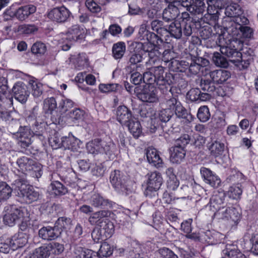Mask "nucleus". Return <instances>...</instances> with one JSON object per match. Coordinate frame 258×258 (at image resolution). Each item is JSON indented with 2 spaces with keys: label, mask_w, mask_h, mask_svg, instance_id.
<instances>
[{
  "label": "nucleus",
  "mask_w": 258,
  "mask_h": 258,
  "mask_svg": "<svg viewBox=\"0 0 258 258\" xmlns=\"http://www.w3.org/2000/svg\"><path fill=\"white\" fill-rule=\"evenodd\" d=\"M224 194L222 192L213 195L210 200L209 209L217 219L228 222L231 225L237 224L240 218V213L233 207L224 205Z\"/></svg>",
  "instance_id": "f257e3e1"
},
{
  "label": "nucleus",
  "mask_w": 258,
  "mask_h": 258,
  "mask_svg": "<svg viewBox=\"0 0 258 258\" xmlns=\"http://www.w3.org/2000/svg\"><path fill=\"white\" fill-rule=\"evenodd\" d=\"M86 30L78 25L72 26L67 33H61L57 38L59 44L64 51L70 49L72 42L85 37Z\"/></svg>",
  "instance_id": "f03ea898"
},
{
  "label": "nucleus",
  "mask_w": 258,
  "mask_h": 258,
  "mask_svg": "<svg viewBox=\"0 0 258 258\" xmlns=\"http://www.w3.org/2000/svg\"><path fill=\"white\" fill-rule=\"evenodd\" d=\"M13 188L14 190L17 191V196L24 202L30 203L39 198V192L33 186L28 184L24 178L15 180L13 183Z\"/></svg>",
  "instance_id": "7ed1b4c3"
},
{
  "label": "nucleus",
  "mask_w": 258,
  "mask_h": 258,
  "mask_svg": "<svg viewBox=\"0 0 258 258\" xmlns=\"http://www.w3.org/2000/svg\"><path fill=\"white\" fill-rule=\"evenodd\" d=\"M86 148L88 152L92 154H107L114 151L115 145L111 141L107 142L96 139L88 143Z\"/></svg>",
  "instance_id": "20e7f679"
},
{
  "label": "nucleus",
  "mask_w": 258,
  "mask_h": 258,
  "mask_svg": "<svg viewBox=\"0 0 258 258\" xmlns=\"http://www.w3.org/2000/svg\"><path fill=\"white\" fill-rule=\"evenodd\" d=\"M194 67L200 70L204 76L210 75L211 80L216 84H222L226 81L230 76V73L224 70H218L211 71L210 67H200L198 64L195 66H190V70H192Z\"/></svg>",
  "instance_id": "39448f33"
},
{
  "label": "nucleus",
  "mask_w": 258,
  "mask_h": 258,
  "mask_svg": "<svg viewBox=\"0 0 258 258\" xmlns=\"http://www.w3.org/2000/svg\"><path fill=\"white\" fill-rule=\"evenodd\" d=\"M4 216V222L10 226H14L17 221L21 219L24 215L27 214L25 208H17L15 206L8 207Z\"/></svg>",
  "instance_id": "423d86ee"
},
{
  "label": "nucleus",
  "mask_w": 258,
  "mask_h": 258,
  "mask_svg": "<svg viewBox=\"0 0 258 258\" xmlns=\"http://www.w3.org/2000/svg\"><path fill=\"white\" fill-rule=\"evenodd\" d=\"M71 14L70 11L65 7H57L51 10L47 15L49 19L58 23L64 22Z\"/></svg>",
  "instance_id": "0eeeda50"
},
{
  "label": "nucleus",
  "mask_w": 258,
  "mask_h": 258,
  "mask_svg": "<svg viewBox=\"0 0 258 258\" xmlns=\"http://www.w3.org/2000/svg\"><path fill=\"white\" fill-rule=\"evenodd\" d=\"M163 74L164 70L162 67L151 68L149 72H146V79L148 84H151L153 82H155L157 85H164L165 80Z\"/></svg>",
  "instance_id": "6e6552de"
},
{
  "label": "nucleus",
  "mask_w": 258,
  "mask_h": 258,
  "mask_svg": "<svg viewBox=\"0 0 258 258\" xmlns=\"http://www.w3.org/2000/svg\"><path fill=\"white\" fill-rule=\"evenodd\" d=\"M200 173L205 183L214 188L220 186L221 182L220 178L210 169L203 167L200 169Z\"/></svg>",
  "instance_id": "1a4fd4ad"
},
{
  "label": "nucleus",
  "mask_w": 258,
  "mask_h": 258,
  "mask_svg": "<svg viewBox=\"0 0 258 258\" xmlns=\"http://www.w3.org/2000/svg\"><path fill=\"white\" fill-rule=\"evenodd\" d=\"M13 92L15 99L22 103H25L29 96L28 87L22 82H18L14 85Z\"/></svg>",
  "instance_id": "9d476101"
},
{
  "label": "nucleus",
  "mask_w": 258,
  "mask_h": 258,
  "mask_svg": "<svg viewBox=\"0 0 258 258\" xmlns=\"http://www.w3.org/2000/svg\"><path fill=\"white\" fill-rule=\"evenodd\" d=\"M111 212L107 210H102L93 213L89 218V222L92 225H96L101 227L104 222H106Z\"/></svg>",
  "instance_id": "9b49d317"
},
{
  "label": "nucleus",
  "mask_w": 258,
  "mask_h": 258,
  "mask_svg": "<svg viewBox=\"0 0 258 258\" xmlns=\"http://www.w3.org/2000/svg\"><path fill=\"white\" fill-rule=\"evenodd\" d=\"M117 120L122 125H125L132 120L133 116L131 110L125 106H119L116 110Z\"/></svg>",
  "instance_id": "f8f14e48"
},
{
  "label": "nucleus",
  "mask_w": 258,
  "mask_h": 258,
  "mask_svg": "<svg viewBox=\"0 0 258 258\" xmlns=\"http://www.w3.org/2000/svg\"><path fill=\"white\" fill-rule=\"evenodd\" d=\"M173 115V112L170 109V107H168L167 109H163L160 111L158 113V117H156L155 116H151V119L152 121V123H154L153 127L151 128V133H154L155 131V130L157 127V125L159 120L162 122H167L169 120L170 118Z\"/></svg>",
  "instance_id": "ddd939ff"
},
{
  "label": "nucleus",
  "mask_w": 258,
  "mask_h": 258,
  "mask_svg": "<svg viewBox=\"0 0 258 258\" xmlns=\"http://www.w3.org/2000/svg\"><path fill=\"white\" fill-rule=\"evenodd\" d=\"M146 158L150 164L156 167H161L163 164L158 151L152 147L148 148L146 152Z\"/></svg>",
  "instance_id": "4468645a"
},
{
  "label": "nucleus",
  "mask_w": 258,
  "mask_h": 258,
  "mask_svg": "<svg viewBox=\"0 0 258 258\" xmlns=\"http://www.w3.org/2000/svg\"><path fill=\"white\" fill-rule=\"evenodd\" d=\"M60 231L57 230L56 227L46 226L41 228L39 231V235L44 240H51L57 238Z\"/></svg>",
  "instance_id": "2eb2a0df"
},
{
  "label": "nucleus",
  "mask_w": 258,
  "mask_h": 258,
  "mask_svg": "<svg viewBox=\"0 0 258 258\" xmlns=\"http://www.w3.org/2000/svg\"><path fill=\"white\" fill-rule=\"evenodd\" d=\"M163 179L161 175L157 172H152L149 175L147 181V188L152 190H156L162 184Z\"/></svg>",
  "instance_id": "dca6fc26"
},
{
  "label": "nucleus",
  "mask_w": 258,
  "mask_h": 258,
  "mask_svg": "<svg viewBox=\"0 0 258 258\" xmlns=\"http://www.w3.org/2000/svg\"><path fill=\"white\" fill-rule=\"evenodd\" d=\"M63 148L64 149L77 151L80 148L81 142L72 134H69L68 137H63Z\"/></svg>",
  "instance_id": "f3484780"
},
{
  "label": "nucleus",
  "mask_w": 258,
  "mask_h": 258,
  "mask_svg": "<svg viewBox=\"0 0 258 258\" xmlns=\"http://www.w3.org/2000/svg\"><path fill=\"white\" fill-rule=\"evenodd\" d=\"M168 107H170L173 113L174 112L179 118L183 117L186 112L185 109L181 106L180 103L176 99L172 98L167 101Z\"/></svg>",
  "instance_id": "a211bd4d"
},
{
  "label": "nucleus",
  "mask_w": 258,
  "mask_h": 258,
  "mask_svg": "<svg viewBox=\"0 0 258 258\" xmlns=\"http://www.w3.org/2000/svg\"><path fill=\"white\" fill-rule=\"evenodd\" d=\"M170 160L173 163H180L185 156V151L183 147L175 146L171 150Z\"/></svg>",
  "instance_id": "6ab92c4d"
},
{
  "label": "nucleus",
  "mask_w": 258,
  "mask_h": 258,
  "mask_svg": "<svg viewBox=\"0 0 258 258\" xmlns=\"http://www.w3.org/2000/svg\"><path fill=\"white\" fill-rule=\"evenodd\" d=\"M13 250H15L25 246L28 242V236L26 233L19 232L11 238Z\"/></svg>",
  "instance_id": "aec40b11"
},
{
  "label": "nucleus",
  "mask_w": 258,
  "mask_h": 258,
  "mask_svg": "<svg viewBox=\"0 0 258 258\" xmlns=\"http://www.w3.org/2000/svg\"><path fill=\"white\" fill-rule=\"evenodd\" d=\"M36 10V7L32 5L21 7L17 9L16 18L20 21H24L27 19L30 15L34 13Z\"/></svg>",
  "instance_id": "412c9836"
},
{
  "label": "nucleus",
  "mask_w": 258,
  "mask_h": 258,
  "mask_svg": "<svg viewBox=\"0 0 258 258\" xmlns=\"http://www.w3.org/2000/svg\"><path fill=\"white\" fill-rule=\"evenodd\" d=\"M76 258H98L97 252L76 246L74 250Z\"/></svg>",
  "instance_id": "4be33fe9"
},
{
  "label": "nucleus",
  "mask_w": 258,
  "mask_h": 258,
  "mask_svg": "<svg viewBox=\"0 0 258 258\" xmlns=\"http://www.w3.org/2000/svg\"><path fill=\"white\" fill-rule=\"evenodd\" d=\"M48 191L54 196L63 195L68 191L67 188L58 181L52 182L48 187Z\"/></svg>",
  "instance_id": "5701e85b"
},
{
  "label": "nucleus",
  "mask_w": 258,
  "mask_h": 258,
  "mask_svg": "<svg viewBox=\"0 0 258 258\" xmlns=\"http://www.w3.org/2000/svg\"><path fill=\"white\" fill-rule=\"evenodd\" d=\"M167 176V187L169 190H176L179 185V181L173 173L172 168H168L166 171Z\"/></svg>",
  "instance_id": "b1692460"
},
{
  "label": "nucleus",
  "mask_w": 258,
  "mask_h": 258,
  "mask_svg": "<svg viewBox=\"0 0 258 258\" xmlns=\"http://www.w3.org/2000/svg\"><path fill=\"white\" fill-rule=\"evenodd\" d=\"M223 258H246L234 245H227L223 250Z\"/></svg>",
  "instance_id": "393cba45"
},
{
  "label": "nucleus",
  "mask_w": 258,
  "mask_h": 258,
  "mask_svg": "<svg viewBox=\"0 0 258 258\" xmlns=\"http://www.w3.org/2000/svg\"><path fill=\"white\" fill-rule=\"evenodd\" d=\"M179 13L177 6L173 4H169L163 12V19L167 22L174 20L179 15Z\"/></svg>",
  "instance_id": "a878e982"
},
{
  "label": "nucleus",
  "mask_w": 258,
  "mask_h": 258,
  "mask_svg": "<svg viewBox=\"0 0 258 258\" xmlns=\"http://www.w3.org/2000/svg\"><path fill=\"white\" fill-rule=\"evenodd\" d=\"M31 94L34 98H39L43 93V85L37 79L32 78L29 81Z\"/></svg>",
  "instance_id": "bb28decb"
},
{
  "label": "nucleus",
  "mask_w": 258,
  "mask_h": 258,
  "mask_svg": "<svg viewBox=\"0 0 258 258\" xmlns=\"http://www.w3.org/2000/svg\"><path fill=\"white\" fill-rule=\"evenodd\" d=\"M33 160L26 157H23L19 158L17 162L19 167V170H20L24 174H28L30 172V167L33 164Z\"/></svg>",
  "instance_id": "cd10ccee"
},
{
  "label": "nucleus",
  "mask_w": 258,
  "mask_h": 258,
  "mask_svg": "<svg viewBox=\"0 0 258 258\" xmlns=\"http://www.w3.org/2000/svg\"><path fill=\"white\" fill-rule=\"evenodd\" d=\"M220 51L222 54L229 57L233 58L234 57H236L237 58L236 59L231 60V61L234 62L240 61L242 59L241 53L237 51L236 49L232 48L229 46H223L221 47Z\"/></svg>",
  "instance_id": "c85d7f7f"
},
{
  "label": "nucleus",
  "mask_w": 258,
  "mask_h": 258,
  "mask_svg": "<svg viewBox=\"0 0 258 258\" xmlns=\"http://www.w3.org/2000/svg\"><path fill=\"white\" fill-rule=\"evenodd\" d=\"M166 30L172 36L175 38H180L182 36L181 24L177 20L171 23Z\"/></svg>",
  "instance_id": "c756f323"
},
{
  "label": "nucleus",
  "mask_w": 258,
  "mask_h": 258,
  "mask_svg": "<svg viewBox=\"0 0 258 258\" xmlns=\"http://www.w3.org/2000/svg\"><path fill=\"white\" fill-rule=\"evenodd\" d=\"M49 256L61 253L63 250V245L57 242H52L44 246Z\"/></svg>",
  "instance_id": "7c9ffc66"
},
{
  "label": "nucleus",
  "mask_w": 258,
  "mask_h": 258,
  "mask_svg": "<svg viewBox=\"0 0 258 258\" xmlns=\"http://www.w3.org/2000/svg\"><path fill=\"white\" fill-rule=\"evenodd\" d=\"M225 13L227 17L235 18L242 14V10L238 5L233 4L226 7Z\"/></svg>",
  "instance_id": "2f4dec72"
},
{
  "label": "nucleus",
  "mask_w": 258,
  "mask_h": 258,
  "mask_svg": "<svg viewBox=\"0 0 258 258\" xmlns=\"http://www.w3.org/2000/svg\"><path fill=\"white\" fill-rule=\"evenodd\" d=\"M224 144L218 141H215L209 147L211 155L215 157L221 156L224 151Z\"/></svg>",
  "instance_id": "473e14b6"
},
{
  "label": "nucleus",
  "mask_w": 258,
  "mask_h": 258,
  "mask_svg": "<svg viewBox=\"0 0 258 258\" xmlns=\"http://www.w3.org/2000/svg\"><path fill=\"white\" fill-rule=\"evenodd\" d=\"M119 172L118 171L115 170L110 175V182L112 185L119 191L124 192L125 188L124 185L121 182L120 179H119Z\"/></svg>",
  "instance_id": "72a5a7b5"
},
{
  "label": "nucleus",
  "mask_w": 258,
  "mask_h": 258,
  "mask_svg": "<svg viewBox=\"0 0 258 258\" xmlns=\"http://www.w3.org/2000/svg\"><path fill=\"white\" fill-rule=\"evenodd\" d=\"M125 126L128 127V130L135 137L138 138L141 133L140 123L134 117L132 120L129 121Z\"/></svg>",
  "instance_id": "f704fd0d"
},
{
  "label": "nucleus",
  "mask_w": 258,
  "mask_h": 258,
  "mask_svg": "<svg viewBox=\"0 0 258 258\" xmlns=\"http://www.w3.org/2000/svg\"><path fill=\"white\" fill-rule=\"evenodd\" d=\"M126 47L125 43L119 42L113 44L112 47V54L115 59L121 58L124 54Z\"/></svg>",
  "instance_id": "c9c22d12"
},
{
  "label": "nucleus",
  "mask_w": 258,
  "mask_h": 258,
  "mask_svg": "<svg viewBox=\"0 0 258 258\" xmlns=\"http://www.w3.org/2000/svg\"><path fill=\"white\" fill-rule=\"evenodd\" d=\"M55 227L57 230H69L72 227L71 219L62 217L59 218L55 223Z\"/></svg>",
  "instance_id": "e433bc0d"
},
{
  "label": "nucleus",
  "mask_w": 258,
  "mask_h": 258,
  "mask_svg": "<svg viewBox=\"0 0 258 258\" xmlns=\"http://www.w3.org/2000/svg\"><path fill=\"white\" fill-rule=\"evenodd\" d=\"M56 107V101L53 97L47 98L43 101V109L46 113H52Z\"/></svg>",
  "instance_id": "4c0bfd02"
},
{
  "label": "nucleus",
  "mask_w": 258,
  "mask_h": 258,
  "mask_svg": "<svg viewBox=\"0 0 258 258\" xmlns=\"http://www.w3.org/2000/svg\"><path fill=\"white\" fill-rule=\"evenodd\" d=\"M188 11L194 14H200L204 12L205 5L202 0H193Z\"/></svg>",
  "instance_id": "58836bf2"
},
{
  "label": "nucleus",
  "mask_w": 258,
  "mask_h": 258,
  "mask_svg": "<svg viewBox=\"0 0 258 258\" xmlns=\"http://www.w3.org/2000/svg\"><path fill=\"white\" fill-rule=\"evenodd\" d=\"M113 251V246L105 242L102 243L99 251L97 252L98 258L108 257L112 254Z\"/></svg>",
  "instance_id": "ea45409f"
},
{
  "label": "nucleus",
  "mask_w": 258,
  "mask_h": 258,
  "mask_svg": "<svg viewBox=\"0 0 258 258\" xmlns=\"http://www.w3.org/2000/svg\"><path fill=\"white\" fill-rule=\"evenodd\" d=\"M23 132H20L19 134V142L20 146L23 148L29 146L31 143V135L28 128L24 130Z\"/></svg>",
  "instance_id": "a19ab883"
},
{
  "label": "nucleus",
  "mask_w": 258,
  "mask_h": 258,
  "mask_svg": "<svg viewBox=\"0 0 258 258\" xmlns=\"http://www.w3.org/2000/svg\"><path fill=\"white\" fill-rule=\"evenodd\" d=\"M91 204L95 207L110 206L109 201L105 200L98 194L93 195L91 199Z\"/></svg>",
  "instance_id": "79ce46f5"
},
{
  "label": "nucleus",
  "mask_w": 258,
  "mask_h": 258,
  "mask_svg": "<svg viewBox=\"0 0 258 258\" xmlns=\"http://www.w3.org/2000/svg\"><path fill=\"white\" fill-rule=\"evenodd\" d=\"M12 188L6 182L0 183V200H6L12 195Z\"/></svg>",
  "instance_id": "37998d69"
},
{
  "label": "nucleus",
  "mask_w": 258,
  "mask_h": 258,
  "mask_svg": "<svg viewBox=\"0 0 258 258\" xmlns=\"http://www.w3.org/2000/svg\"><path fill=\"white\" fill-rule=\"evenodd\" d=\"M7 80L4 77H0V99H7L10 96Z\"/></svg>",
  "instance_id": "c03bdc74"
},
{
  "label": "nucleus",
  "mask_w": 258,
  "mask_h": 258,
  "mask_svg": "<svg viewBox=\"0 0 258 258\" xmlns=\"http://www.w3.org/2000/svg\"><path fill=\"white\" fill-rule=\"evenodd\" d=\"M13 250L12 241L11 238H2L0 239V251L8 253Z\"/></svg>",
  "instance_id": "a18cd8bd"
},
{
  "label": "nucleus",
  "mask_w": 258,
  "mask_h": 258,
  "mask_svg": "<svg viewBox=\"0 0 258 258\" xmlns=\"http://www.w3.org/2000/svg\"><path fill=\"white\" fill-rule=\"evenodd\" d=\"M197 117L202 122H205L208 121L211 117L208 107L207 106L200 107L197 113Z\"/></svg>",
  "instance_id": "49530a36"
},
{
  "label": "nucleus",
  "mask_w": 258,
  "mask_h": 258,
  "mask_svg": "<svg viewBox=\"0 0 258 258\" xmlns=\"http://www.w3.org/2000/svg\"><path fill=\"white\" fill-rule=\"evenodd\" d=\"M49 257L44 246L35 249L29 255V258H48Z\"/></svg>",
  "instance_id": "de8ad7c7"
},
{
  "label": "nucleus",
  "mask_w": 258,
  "mask_h": 258,
  "mask_svg": "<svg viewBox=\"0 0 258 258\" xmlns=\"http://www.w3.org/2000/svg\"><path fill=\"white\" fill-rule=\"evenodd\" d=\"M213 61L215 65L218 67L226 68L228 66L226 59L217 52L214 53Z\"/></svg>",
  "instance_id": "09e8293b"
},
{
  "label": "nucleus",
  "mask_w": 258,
  "mask_h": 258,
  "mask_svg": "<svg viewBox=\"0 0 258 258\" xmlns=\"http://www.w3.org/2000/svg\"><path fill=\"white\" fill-rule=\"evenodd\" d=\"M242 192V190L239 185H233L231 186L227 191L228 196L233 199L239 198Z\"/></svg>",
  "instance_id": "8fccbe9b"
},
{
  "label": "nucleus",
  "mask_w": 258,
  "mask_h": 258,
  "mask_svg": "<svg viewBox=\"0 0 258 258\" xmlns=\"http://www.w3.org/2000/svg\"><path fill=\"white\" fill-rule=\"evenodd\" d=\"M73 62L78 67H82L87 64V57L84 53H79L72 57Z\"/></svg>",
  "instance_id": "3c124183"
},
{
  "label": "nucleus",
  "mask_w": 258,
  "mask_h": 258,
  "mask_svg": "<svg viewBox=\"0 0 258 258\" xmlns=\"http://www.w3.org/2000/svg\"><path fill=\"white\" fill-rule=\"evenodd\" d=\"M30 172L28 174H30L33 176L36 177V178H39L41 177L42 174V166L39 163L33 161L32 166L30 167Z\"/></svg>",
  "instance_id": "603ef678"
},
{
  "label": "nucleus",
  "mask_w": 258,
  "mask_h": 258,
  "mask_svg": "<svg viewBox=\"0 0 258 258\" xmlns=\"http://www.w3.org/2000/svg\"><path fill=\"white\" fill-rule=\"evenodd\" d=\"M31 51L35 54H43L46 51V47L44 43L37 42L32 45Z\"/></svg>",
  "instance_id": "864d4df0"
},
{
  "label": "nucleus",
  "mask_w": 258,
  "mask_h": 258,
  "mask_svg": "<svg viewBox=\"0 0 258 258\" xmlns=\"http://www.w3.org/2000/svg\"><path fill=\"white\" fill-rule=\"evenodd\" d=\"M244 38H251L253 37L254 30L252 28L247 26H241L239 24L238 28Z\"/></svg>",
  "instance_id": "5fc2aeb1"
},
{
  "label": "nucleus",
  "mask_w": 258,
  "mask_h": 258,
  "mask_svg": "<svg viewBox=\"0 0 258 258\" xmlns=\"http://www.w3.org/2000/svg\"><path fill=\"white\" fill-rule=\"evenodd\" d=\"M118 85L116 84H101L99 86V90L102 93H107L115 91Z\"/></svg>",
  "instance_id": "6e6d98bb"
},
{
  "label": "nucleus",
  "mask_w": 258,
  "mask_h": 258,
  "mask_svg": "<svg viewBox=\"0 0 258 258\" xmlns=\"http://www.w3.org/2000/svg\"><path fill=\"white\" fill-rule=\"evenodd\" d=\"M63 137L59 138L57 135H55L50 139L49 143L53 149H57L63 147Z\"/></svg>",
  "instance_id": "4d7b16f0"
},
{
  "label": "nucleus",
  "mask_w": 258,
  "mask_h": 258,
  "mask_svg": "<svg viewBox=\"0 0 258 258\" xmlns=\"http://www.w3.org/2000/svg\"><path fill=\"white\" fill-rule=\"evenodd\" d=\"M37 31L34 25L23 24L20 25L18 28V31L24 34H31Z\"/></svg>",
  "instance_id": "13d9d810"
},
{
  "label": "nucleus",
  "mask_w": 258,
  "mask_h": 258,
  "mask_svg": "<svg viewBox=\"0 0 258 258\" xmlns=\"http://www.w3.org/2000/svg\"><path fill=\"white\" fill-rule=\"evenodd\" d=\"M22 222L21 224L20 225V228L22 231H25L28 229L31 228V222L29 218V214L27 211V214L24 215L20 219Z\"/></svg>",
  "instance_id": "bf43d9fd"
},
{
  "label": "nucleus",
  "mask_w": 258,
  "mask_h": 258,
  "mask_svg": "<svg viewBox=\"0 0 258 258\" xmlns=\"http://www.w3.org/2000/svg\"><path fill=\"white\" fill-rule=\"evenodd\" d=\"M102 225L103 226L100 228L104 230L105 233L107 234L106 236H111L114 232V226L113 223L108 219L107 222H104Z\"/></svg>",
  "instance_id": "052dcab7"
},
{
  "label": "nucleus",
  "mask_w": 258,
  "mask_h": 258,
  "mask_svg": "<svg viewBox=\"0 0 258 258\" xmlns=\"http://www.w3.org/2000/svg\"><path fill=\"white\" fill-rule=\"evenodd\" d=\"M86 6L88 10L92 13H98L101 10L100 6L94 0H86Z\"/></svg>",
  "instance_id": "680f3d73"
},
{
  "label": "nucleus",
  "mask_w": 258,
  "mask_h": 258,
  "mask_svg": "<svg viewBox=\"0 0 258 258\" xmlns=\"http://www.w3.org/2000/svg\"><path fill=\"white\" fill-rule=\"evenodd\" d=\"M74 102L73 101L67 98L62 99L59 103V107L64 112L72 108Z\"/></svg>",
  "instance_id": "e2e57ef3"
},
{
  "label": "nucleus",
  "mask_w": 258,
  "mask_h": 258,
  "mask_svg": "<svg viewBox=\"0 0 258 258\" xmlns=\"http://www.w3.org/2000/svg\"><path fill=\"white\" fill-rule=\"evenodd\" d=\"M159 253L162 258H178L177 255L168 248H161L159 250Z\"/></svg>",
  "instance_id": "0e129e2a"
},
{
  "label": "nucleus",
  "mask_w": 258,
  "mask_h": 258,
  "mask_svg": "<svg viewBox=\"0 0 258 258\" xmlns=\"http://www.w3.org/2000/svg\"><path fill=\"white\" fill-rule=\"evenodd\" d=\"M200 93L199 89H192L188 92L187 97L191 101H196L200 99Z\"/></svg>",
  "instance_id": "69168bd1"
},
{
  "label": "nucleus",
  "mask_w": 258,
  "mask_h": 258,
  "mask_svg": "<svg viewBox=\"0 0 258 258\" xmlns=\"http://www.w3.org/2000/svg\"><path fill=\"white\" fill-rule=\"evenodd\" d=\"M252 244L251 251L256 255H258V233L253 234L250 239Z\"/></svg>",
  "instance_id": "338daca9"
},
{
  "label": "nucleus",
  "mask_w": 258,
  "mask_h": 258,
  "mask_svg": "<svg viewBox=\"0 0 258 258\" xmlns=\"http://www.w3.org/2000/svg\"><path fill=\"white\" fill-rule=\"evenodd\" d=\"M190 140L188 135L183 134L176 140L175 146H180L184 149V147L189 143Z\"/></svg>",
  "instance_id": "774afa93"
}]
</instances>
